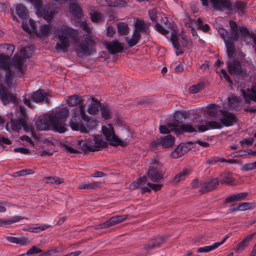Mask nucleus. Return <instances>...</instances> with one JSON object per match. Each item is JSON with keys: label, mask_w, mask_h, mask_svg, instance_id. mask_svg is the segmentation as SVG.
<instances>
[{"label": "nucleus", "mask_w": 256, "mask_h": 256, "mask_svg": "<svg viewBox=\"0 0 256 256\" xmlns=\"http://www.w3.org/2000/svg\"><path fill=\"white\" fill-rule=\"evenodd\" d=\"M72 112L69 124L72 130L88 133L90 130L96 128L98 126L99 122L97 120L87 115L85 106L76 107L72 110Z\"/></svg>", "instance_id": "nucleus-1"}, {"label": "nucleus", "mask_w": 256, "mask_h": 256, "mask_svg": "<svg viewBox=\"0 0 256 256\" xmlns=\"http://www.w3.org/2000/svg\"><path fill=\"white\" fill-rule=\"evenodd\" d=\"M58 42L56 43V50L57 51L66 52L70 45L71 40H75L76 31L65 25L58 27L55 30Z\"/></svg>", "instance_id": "nucleus-2"}, {"label": "nucleus", "mask_w": 256, "mask_h": 256, "mask_svg": "<svg viewBox=\"0 0 256 256\" xmlns=\"http://www.w3.org/2000/svg\"><path fill=\"white\" fill-rule=\"evenodd\" d=\"M70 112L68 108H62L54 114H50L53 122V130L64 133L66 130V122Z\"/></svg>", "instance_id": "nucleus-3"}, {"label": "nucleus", "mask_w": 256, "mask_h": 256, "mask_svg": "<svg viewBox=\"0 0 256 256\" xmlns=\"http://www.w3.org/2000/svg\"><path fill=\"white\" fill-rule=\"evenodd\" d=\"M84 38L75 48L76 54L80 57L90 55L95 50V38L88 34H84Z\"/></svg>", "instance_id": "nucleus-4"}, {"label": "nucleus", "mask_w": 256, "mask_h": 256, "mask_svg": "<svg viewBox=\"0 0 256 256\" xmlns=\"http://www.w3.org/2000/svg\"><path fill=\"white\" fill-rule=\"evenodd\" d=\"M36 10L38 15L42 16L46 22H50L54 15L58 13L60 6L56 3L42 4V2L39 6H37Z\"/></svg>", "instance_id": "nucleus-5"}, {"label": "nucleus", "mask_w": 256, "mask_h": 256, "mask_svg": "<svg viewBox=\"0 0 256 256\" xmlns=\"http://www.w3.org/2000/svg\"><path fill=\"white\" fill-rule=\"evenodd\" d=\"M102 132L110 145L112 146H120L123 147L128 146V143L127 142L121 140L115 135L114 128L110 124L103 126Z\"/></svg>", "instance_id": "nucleus-6"}, {"label": "nucleus", "mask_w": 256, "mask_h": 256, "mask_svg": "<svg viewBox=\"0 0 256 256\" xmlns=\"http://www.w3.org/2000/svg\"><path fill=\"white\" fill-rule=\"evenodd\" d=\"M18 58L14 60V64L18 68V71L22 74L24 71L23 66L24 60L32 56V52L30 47H24L20 49Z\"/></svg>", "instance_id": "nucleus-7"}, {"label": "nucleus", "mask_w": 256, "mask_h": 256, "mask_svg": "<svg viewBox=\"0 0 256 256\" xmlns=\"http://www.w3.org/2000/svg\"><path fill=\"white\" fill-rule=\"evenodd\" d=\"M18 108L20 117L18 119L11 120H10L12 130L16 132H18L22 128H25L26 126L25 109L21 106H20Z\"/></svg>", "instance_id": "nucleus-8"}, {"label": "nucleus", "mask_w": 256, "mask_h": 256, "mask_svg": "<svg viewBox=\"0 0 256 256\" xmlns=\"http://www.w3.org/2000/svg\"><path fill=\"white\" fill-rule=\"evenodd\" d=\"M36 126L39 130H53V122L50 114L39 117L36 122Z\"/></svg>", "instance_id": "nucleus-9"}, {"label": "nucleus", "mask_w": 256, "mask_h": 256, "mask_svg": "<svg viewBox=\"0 0 256 256\" xmlns=\"http://www.w3.org/2000/svg\"><path fill=\"white\" fill-rule=\"evenodd\" d=\"M73 145L76 147V150L82 152H94L98 150V149H96L94 146H91L92 141L88 140H78L74 141Z\"/></svg>", "instance_id": "nucleus-10"}, {"label": "nucleus", "mask_w": 256, "mask_h": 256, "mask_svg": "<svg viewBox=\"0 0 256 256\" xmlns=\"http://www.w3.org/2000/svg\"><path fill=\"white\" fill-rule=\"evenodd\" d=\"M0 99L4 105L10 102L15 104L17 100L16 97L10 93L2 84H0Z\"/></svg>", "instance_id": "nucleus-11"}, {"label": "nucleus", "mask_w": 256, "mask_h": 256, "mask_svg": "<svg viewBox=\"0 0 256 256\" xmlns=\"http://www.w3.org/2000/svg\"><path fill=\"white\" fill-rule=\"evenodd\" d=\"M222 126L216 121H201L196 126V132H202L210 129L220 128Z\"/></svg>", "instance_id": "nucleus-12"}, {"label": "nucleus", "mask_w": 256, "mask_h": 256, "mask_svg": "<svg viewBox=\"0 0 256 256\" xmlns=\"http://www.w3.org/2000/svg\"><path fill=\"white\" fill-rule=\"evenodd\" d=\"M220 112L223 116V117L220 119L221 124L225 126H229L236 122L238 118L234 114L226 110H221Z\"/></svg>", "instance_id": "nucleus-13"}, {"label": "nucleus", "mask_w": 256, "mask_h": 256, "mask_svg": "<svg viewBox=\"0 0 256 256\" xmlns=\"http://www.w3.org/2000/svg\"><path fill=\"white\" fill-rule=\"evenodd\" d=\"M146 174L150 180L154 182H158L164 178V174L160 170L156 167L150 166Z\"/></svg>", "instance_id": "nucleus-14"}, {"label": "nucleus", "mask_w": 256, "mask_h": 256, "mask_svg": "<svg viewBox=\"0 0 256 256\" xmlns=\"http://www.w3.org/2000/svg\"><path fill=\"white\" fill-rule=\"evenodd\" d=\"M228 71L230 74H234L238 76L243 75V70L241 64L238 60H234L227 63Z\"/></svg>", "instance_id": "nucleus-15"}, {"label": "nucleus", "mask_w": 256, "mask_h": 256, "mask_svg": "<svg viewBox=\"0 0 256 256\" xmlns=\"http://www.w3.org/2000/svg\"><path fill=\"white\" fill-rule=\"evenodd\" d=\"M171 130L176 134H180L184 132H196V128L190 124H180V125L172 124L170 126Z\"/></svg>", "instance_id": "nucleus-16"}, {"label": "nucleus", "mask_w": 256, "mask_h": 256, "mask_svg": "<svg viewBox=\"0 0 256 256\" xmlns=\"http://www.w3.org/2000/svg\"><path fill=\"white\" fill-rule=\"evenodd\" d=\"M220 181L218 178H213L206 182L201 186L199 192L202 194L211 192L217 188L219 185Z\"/></svg>", "instance_id": "nucleus-17"}, {"label": "nucleus", "mask_w": 256, "mask_h": 256, "mask_svg": "<svg viewBox=\"0 0 256 256\" xmlns=\"http://www.w3.org/2000/svg\"><path fill=\"white\" fill-rule=\"evenodd\" d=\"M32 100L36 102H48V94L42 89H38L34 92L31 96Z\"/></svg>", "instance_id": "nucleus-18"}, {"label": "nucleus", "mask_w": 256, "mask_h": 256, "mask_svg": "<svg viewBox=\"0 0 256 256\" xmlns=\"http://www.w3.org/2000/svg\"><path fill=\"white\" fill-rule=\"evenodd\" d=\"M106 46L108 52L112 54L120 52L124 50V47L122 44L117 40L106 43Z\"/></svg>", "instance_id": "nucleus-19"}, {"label": "nucleus", "mask_w": 256, "mask_h": 256, "mask_svg": "<svg viewBox=\"0 0 256 256\" xmlns=\"http://www.w3.org/2000/svg\"><path fill=\"white\" fill-rule=\"evenodd\" d=\"M212 6L216 10H228L230 9L231 2L230 0H214Z\"/></svg>", "instance_id": "nucleus-20"}, {"label": "nucleus", "mask_w": 256, "mask_h": 256, "mask_svg": "<svg viewBox=\"0 0 256 256\" xmlns=\"http://www.w3.org/2000/svg\"><path fill=\"white\" fill-rule=\"evenodd\" d=\"M189 150L186 144H181L171 153V156L174 158H178L184 155Z\"/></svg>", "instance_id": "nucleus-21"}, {"label": "nucleus", "mask_w": 256, "mask_h": 256, "mask_svg": "<svg viewBox=\"0 0 256 256\" xmlns=\"http://www.w3.org/2000/svg\"><path fill=\"white\" fill-rule=\"evenodd\" d=\"M254 235L255 233H253L248 236L240 242L236 246V247L234 248V252L237 254H240L248 246L249 242L251 240H252Z\"/></svg>", "instance_id": "nucleus-22"}, {"label": "nucleus", "mask_w": 256, "mask_h": 256, "mask_svg": "<svg viewBox=\"0 0 256 256\" xmlns=\"http://www.w3.org/2000/svg\"><path fill=\"white\" fill-rule=\"evenodd\" d=\"M90 99L92 100L91 104L88 106L87 110L90 114L96 116L99 112L100 103L94 98L90 97Z\"/></svg>", "instance_id": "nucleus-23"}, {"label": "nucleus", "mask_w": 256, "mask_h": 256, "mask_svg": "<svg viewBox=\"0 0 256 256\" xmlns=\"http://www.w3.org/2000/svg\"><path fill=\"white\" fill-rule=\"evenodd\" d=\"M15 10L16 14L22 20H27L28 18V12L24 5L21 4H16Z\"/></svg>", "instance_id": "nucleus-24"}, {"label": "nucleus", "mask_w": 256, "mask_h": 256, "mask_svg": "<svg viewBox=\"0 0 256 256\" xmlns=\"http://www.w3.org/2000/svg\"><path fill=\"white\" fill-rule=\"evenodd\" d=\"M128 216V215L115 216L110 218L108 220L104 222L106 228L122 222L127 218Z\"/></svg>", "instance_id": "nucleus-25"}, {"label": "nucleus", "mask_w": 256, "mask_h": 256, "mask_svg": "<svg viewBox=\"0 0 256 256\" xmlns=\"http://www.w3.org/2000/svg\"><path fill=\"white\" fill-rule=\"evenodd\" d=\"M192 172L190 168H184L182 171L176 174L172 180L174 183H178L180 181L184 180Z\"/></svg>", "instance_id": "nucleus-26"}, {"label": "nucleus", "mask_w": 256, "mask_h": 256, "mask_svg": "<svg viewBox=\"0 0 256 256\" xmlns=\"http://www.w3.org/2000/svg\"><path fill=\"white\" fill-rule=\"evenodd\" d=\"M83 102L84 100L82 98L76 94L69 96L66 100L67 104L70 107H73L78 105V107L80 106H84L82 103Z\"/></svg>", "instance_id": "nucleus-27"}, {"label": "nucleus", "mask_w": 256, "mask_h": 256, "mask_svg": "<svg viewBox=\"0 0 256 256\" xmlns=\"http://www.w3.org/2000/svg\"><path fill=\"white\" fill-rule=\"evenodd\" d=\"M150 24L144 22V20H137L134 23V32H136L140 34V32L143 31L148 34L149 32Z\"/></svg>", "instance_id": "nucleus-28"}, {"label": "nucleus", "mask_w": 256, "mask_h": 256, "mask_svg": "<svg viewBox=\"0 0 256 256\" xmlns=\"http://www.w3.org/2000/svg\"><path fill=\"white\" fill-rule=\"evenodd\" d=\"M6 73L4 82L10 88H14L16 85V80L14 79V72L10 70V68L6 70Z\"/></svg>", "instance_id": "nucleus-29"}, {"label": "nucleus", "mask_w": 256, "mask_h": 256, "mask_svg": "<svg viewBox=\"0 0 256 256\" xmlns=\"http://www.w3.org/2000/svg\"><path fill=\"white\" fill-rule=\"evenodd\" d=\"M220 183L228 185H234L236 179L233 178L232 174L226 172L220 175Z\"/></svg>", "instance_id": "nucleus-30"}, {"label": "nucleus", "mask_w": 256, "mask_h": 256, "mask_svg": "<svg viewBox=\"0 0 256 256\" xmlns=\"http://www.w3.org/2000/svg\"><path fill=\"white\" fill-rule=\"evenodd\" d=\"M175 138L172 135H167L160 138L161 146L163 148H170L174 144Z\"/></svg>", "instance_id": "nucleus-31"}, {"label": "nucleus", "mask_w": 256, "mask_h": 256, "mask_svg": "<svg viewBox=\"0 0 256 256\" xmlns=\"http://www.w3.org/2000/svg\"><path fill=\"white\" fill-rule=\"evenodd\" d=\"M188 114L186 111L176 112L174 116V121L172 124L175 123L176 125H180V124L188 118Z\"/></svg>", "instance_id": "nucleus-32"}, {"label": "nucleus", "mask_w": 256, "mask_h": 256, "mask_svg": "<svg viewBox=\"0 0 256 256\" xmlns=\"http://www.w3.org/2000/svg\"><path fill=\"white\" fill-rule=\"evenodd\" d=\"M228 238V236H226L225 238L222 240L220 242H215L212 246H205L204 247L200 248L198 249L197 251L198 252H208L212 250H214L217 248H218L220 246L223 244L226 240Z\"/></svg>", "instance_id": "nucleus-33"}, {"label": "nucleus", "mask_w": 256, "mask_h": 256, "mask_svg": "<svg viewBox=\"0 0 256 256\" xmlns=\"http://www.w3.org/2000/svg\"><path fill=\"white\" fill-rule=\"evenodd\" d=\"M248 195V193L247 192H242L236 194L231 195L225 199L224 204H227L228 203L240 200L247 196Z\"/></svg>", "instance_id": "nucleus-34"}, {"label": "nucleus", "mask_w": 256, "mask_h": 256, "mask_svg": "<svg viewBox=\"0 0 256 256\" xmlns=\"http://www.w3.org/2000/svg\"><path fill=\"white\" fill-rule=\"evenodd\" d=\"M242 92L246 104H250L251 100L256 102V91L254 89L252 88L250 93H248L243 90H242Z\"/></svg>", "instance_id": "nucleus-35"}, {"label": "nucleus", "mask_w": 256, "mask_h": 256, "mask_svg": "<svg viewBox=\"0 0 256 256\" xmlns=\"http://www.w3.org/2000/svg\"><path fill=\"white\" fill-rule=\"evenodd\" d=\"M140 38V34H138L136 32H134L132 37L131 38H130L128 36L126 37L125 40L130 47H132L137 44Z\"/></svg>", "instance_id": "nucleus-36"}, {"label": "nucleus", "mask_w": 256, "mask_h": 256, "mask_svg": "<svg viewBox=\"0 0 256 256\" xmlns=\"http://www.w3.org/2000/svg\"><path fill=\"white\" fill-rule=\"evenodd\" d=\"M0 46L6 52L4 54L5 58L8 60L14 51L15 47L14 45L10 44H1Z\"/></svg>", "instance_id": "nucleus-37"}, {"label": "nucleus", "mask_w": 256, "mask_h": 256, "mask_svg": "<svg viewBox=\"0 0 256 256\" xmlns=\"http://www.w3.org/2000/svg\"><path fill=\"white\" fill-rule=\"evenodd\" d=\"M168 22L167 18L164 17L162 18L160 21V24L158 22L156 23V30L162 34L165 35L168 33V31L164 28L162 25H164L166 28H168Z\"/></svg>", "instance_id": "nucleus-38"}, {"label": "nucleus", "mask_w": 256, "mask_h": 256, "mask_svg": "<svg viewBox=\"0 0 256 256\" xmlns=\"http://www.w3.org/2000/svg\"><path fill=\"white\" fill-rule=\"evenodd\" d=\"M168 238L167 236H157L152 238V240L153 242L154 248H158L161 246L162 244Z\"/></svg>", "instance_id": "nucleus-39"}, {"label": "nucleus", "mask_w": 256, "mask_h": 256, "mask_svg": "<svg viewBox=\"0 0 256 256\" xmlns=\"http://www.w3.org/2000/svg\"><path fill=\"white\" fill-rule=\"evenodd\" d=\"M52 26L50 24L42 25L40 28V35L42 37H47L50 34Z\"/></svg>", "instance_id": "nucleus-40"}, {"label": "nucleus", "mask_w": 256, "mask_h": 256, "mask_svg": "<svg viewBox=\"0 0 256 256\" xmlns=\"http://www.w3.org/2000/svg\"><path fill=\"white\" fill-rule=\"evenodd\" d=\"M206 113L210 117H215L220 106L216 104H210L207 108Z\"/></svg>", "instance_id": "nucleus-41"}, {"label": "nucleus", "mask_w": 256, "mask_h": 256, "mask_svg": "<svg viewBox=\"0 0 256 256\" xmlns=\"http://www.w3.org/2000/svg\"><path fill=\"white\" fill-rule=\"evenodd\" d=\"M68 10L75 17H79L82 15V10L76 4H70L68 7Z\"/></svg>", "instance_id": "nucleus-42"}, {"label": "nucleus", "mask_w": 256, "mask_h": 256, "mask_svg": "<svg viewBox=\"0 0 256 256\" xmlns=\"http://www.w3.org/2000/svg\"><path fill=\"white\" fill-rule=\"evenodd\" d=\"M246 7V5L244 2H237L234 3L233 5L231 4L230 9L228 10L236 12L240 11L242 14H244Z\"/></svg>", "instance_id": "nucleus-43"}, {"label": "nucleus", "mask_w": 256, "mask_h": 256, "mask_svg": "<svg viewBox=\"0 0 256 256\" xmlns=\"http://www.w3.org/2000/svg\"><path fill=\"white\" fill-rule=\"evenodd\" d=\"M10 68L8 60L5 58L4 54H0V70H7Z\"/></svg>", "instance_id": "nucleus-44"}, {"label": "nucleus", "mask_w": 256, "mask_h": 256, "mask_svg": "<svg viewBox=\"0 0 256 256\" xmlns=\"http://www.w3.org/2000/svg\"><path fill=\"white\" fill-rule=\"evenodd\" d=\"M101 182H92L81 184L78 186V188L80 189H86V190H91L97 188H98L100 186Z\"/></svg>", "instance_id": "nucleus-45"}, {"label": "nucleus", "mask_w": 256, "mask_h": 256, "mask_svg": "<svg viewBox=\"0 0 256 256\" xmlns=\"http://www.w3.org/2000/svg\"><path fill=\"white\" fill-rule=\"evenodd\" d=\"M118 31L120 34L126 35L130 31L128 25L124 22H120L118 24Z\"/></svg>", "instance_id": "nucleus-46"}, {"label": "nucleus", "mask_w": 256, "mask_h": 256, "mask_svg": "<svg viewBox=\"0 0 256 256\" xmlns=\"http://www.w3.org/2000/svg\"><path fill=\"white\" fill-rule=\"evenodd\" d=\"M22 219V218L20 216H14V217L10 218V220H5L0 219V226H3V225L10 224L14 222H18L20 220H21Z\"/></svg>", "instance_id": "nucleus-47"}, {"label": "nucleus", "mask_w": 256, "mask_h": 256, "mask_svg": "<svg viewBox=\"0 0 256 256\" xmlns=\"http://www.w3.org/2000/svg\"><path fill=\"white\" fill-rule=\"evenodd\" d=\"M238 30H231L230 33L228 32V43L232 44L234 42L238 40Z\"/></svg>", "instance_id": "nucleus-48"}, {"label": "nucleus", "mask_w": 256, "mask_h": 256, "mask_svg": "<svg viewBox=\"0 0 256 256\" xmlns=\"http://www.w3.org/2000/svg\"><path fill=\"white\" fill-rule=\"evenodd\" d=\"M100 112L102 118L108 120L112 118L111 112L107 106H100Z\"/></svg>", "instance_id": "nucleus-49"}, {"label": "nucleus", "mask_w": 256, "mask_h": 256, "mask_svg": "<svg viewBox=\"0 0 256 256\" xmlns=\"http://www.w3.org/2000/svg\"><path fill=\"white\" fill-rule=\"evenodd\" d=\"M90 18L92 22H98L102 20V15L98 11H93L90 13Z\"/></svg>", "instance_id": "nucleus-50"}, {"label": "nucleus", "mask_w": 256, "mask_h": 256, "mask_svg": "<svg viewBox=\"0 0 256 256\" xmlns=\"http://www.w3.org/2000/svg\"><path fill=\"white\" fill-rule=\"evenodd\" d=\"M240 211H244L253 209L254 208V204L250 202H244L239 205Z\"/></svg>", "instance_id": "nucleus-51"}, {"label": "nucleus", "mask_w": 256, "mask_h": 256, "mask_svg": "<svg viewBox=\"0 0 256 256\" xmlns=\"http://www.w3.org/2000/svg\"><path fill=\"white\" fill-rule=\"evenodd\" d=\"M50 226L49 225L44 224L38 227L30 228L28 230L32 232H40L44 230Z\"/></svg>", "instance_id": "nucleus-52"}, {"label": "nucleus", "mask_w": 256, "mask_h": 256, "mask_svg": "<svg viewBox=\"0 0 256 256\" xmlns=\"http://www.w3.org/2000/svg\"><path fill=\"white\" fill-rule=\"evenodd\" d=\"M254 169H256V161L252 163L245 164L242 168L243 171L252 170Z\"/></svg>", "instance_id": "nucleus-53"}, {"label": "nucleus", "mask_w": 256, "mask_h": 256, "mask_svg": "<svg viewBox=\"0 0 256 256\" xmlns=\"http://www.w3.org/2000/svg\"><path fill=\"white\" fill-rule=\"evenodd\" d=\"M197 25L199 29L204 32H207L210 30V26L208 24H203L202 21L198 18L196 21Z\"/></svg>", "instance_id": "nucleus-54"}, {"label": "nucleus", "mask_w": 256, "mask_h": 256, "mask_svg": "<svg viewBox=\"0 0 256 256\" xmlns=\"http://www.w3.org/2000/svg\"><path fill=\"white\" fill-rule=\"evenodd\" d=\"M218 33L220 35L221 37L226 42L228 43V32L224 29V28H220Z\"/></svg>", "instance_id": "nucleus-55"}, {"label": "nucleus", "mask_w": 256, "mask_h": 256, "mask_svg": "<svg viewBox=\"0 0 256 256\" xmlns=\"http://www.w3.org/2000/svg\"><path fill=\"white\" fill-rule=\"evenodd\" d=\"M172 124H176L175 123H174V124L170 123V124H168V126H160V132L162 134H166L170 133V131H172V130H171L170 128V126L172 125ZM172 132H174V130H172Z\"/></svg>", "instance_id": "nucleus-56"}, {"label": "nucleus", "mask_w": 256, "mask_h": 256, "mask_svg": "<svg viewBox=\"0 0 256 256\" xmlns=\"http://www.w3.org/2000/svg\"><path fill=\"white\" fill-rule=\"evenodd\" d=\"M34 173V172L30 169H25L22 170L17 172H15V176H24L27 174H32Z\"/></svg>", "instance_id": "nucleus-57"}, {"label": "nucleus", "mask_w": 256, "mask_h": 256, "mask_svg": "<svg viewBox=\"0 0 256 256\" xmlns=\"http://www.w3.org/2000/svg\"><path fill=\"white\" fill-rule=\"evenodd\" d=\"M170 40L174 47L176 50H180V46L178 42L177 36L176 35L172 34Z\"/></svg>", "instance_id": "nucleus-58"}, {"label": "nucleus", "mask_w": 256, "mask_h": 256, "mask_svg": "<svg viewBox=\"0 0 256 256\" xmlns=\"http://www.w3.org/2000/svg\"><path fill=\"white\" fill-rule=\"evenodd\" d=\"M42 250L37 248L36 246H32L30 250H28L26 252V254L30 255V254H36L40 252H42Z\"/></svg>", "instance_id": "nucleus-59"}, {"label": "nucleus", "mask_w": 256, "mask_h": 256, "mask_svg": "<svg viewBox=\"0 0 256 256\" xmlns=\"http://www.w3.org/2000/svg\"><path fill=\"white\" fill-rule=\"evenodd\" d=\"M147 185L152 190H154L155 192L160 190V189L162 188L163 186L162 184H152L150 183V182H148Z\"/></svg>", "instance_id": "nucleus-60"}, {"label": "nucleus", "mask_w": 256, "mask_h": 256, "mask_svg": "<svg viewBox=\"0 0 256 256\" xmlns=\"http://www.w3.org/2000/svg\"><path fill=\"white\" fill-rule=\"evenodd\" d=\"M94 140L95 144L98 145L100 147L103 148L104 146V142L100 136H94Z\"/></svg>", "instance_id": "nucleus-61"}, {"label": "nucleus", "mask_w": 256, "mask_h": 256, "mask_svg": "<svg viewBox=\"0 0 256 256\" xmlns=\"http://www.w3.org/2000/svg\"><path fill=\"white\" fill-rule=\"evenodd\" d=\"M157 11L156 9L153 8L148 11V16L152 21H156L157 18Z\"/></svg>", "instance_id": "nucleus-62"}, {"label": "nucleus", "mask_w": 256, "mask_h": 256, "mask_svg": "<svg viewBox=\"0 0 256 256\" xmlns=\"http://www.w3.org/2000/svg\"><path fill=\"white\" fill-rule=\"evenodd\" d=\"M48 179L50 180L51 183H54L56 184H60L64 182L63 179L56 176H50L48 178Z\"/></svg>", "instance_id": "nucleus-63"}, {"label": "nucleus", "mask_w": 256, "mask_h": 256, "mask_svg": "<svg viewBox=\"0 0 256 256\" xmlns=\"http://www.w3.org/2000/svg\"><path fill=\"white\" fill-rule=\"evenodd\" d=\"M154 248V244L152 239L150 240L144 244V249L146 251H150Z\"/></svg>", "instance_id": "nucleus-64"}]
</instances>
